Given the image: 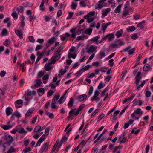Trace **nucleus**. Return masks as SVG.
<instances>
[{
  "mask_svg": "<svg viewBox=\"0 0 153 153\" xmlns=\"http://www.w3.org/2000/svg\"><path fill=\"white\" fill-rule=\"evenodd\" d=\"M60 97L59 95H56L53 98L52 100V103L51 104V107L52 109H55L56 108L55 105L56 101L59 99Z\"/></svg>",
  "mask_w": 153,
  "mask_h": 153,
  "instance_id": "obj_1",
  "label": "nucleus"
},
{
  "mask_svg": "<svg viewBox=\"0 0 153 153\" xmlns=\"http://www.w3.org/2000/svg\"><path fill=\"white\" fill-rule=\"evenodd\" d=\"M55 63V61L54 60H51L50 62L45 65V70L47 71H50L52 69V68L51 67V64H54Z\"/></svg>",
  "mask_w": 153,
  "mask_h": 153,
  "instance_id": "obj_2",
  "label": "nucleus"
},
{
  "mask_svg": "<svg viewBox=\"0 0 153 153\" xmlns=\"http://www.w3.org/2000/svg\"><path fill=\"white\" fill-rule=\"evenodd\" d=\"M13 11L11 15L14 19H16L18 18L19 9L17 7H15L13 9Z\"/></svg>",
  "mask_w": 153,
  "mask_h": 153,
  "instance_id": "obj_3",
  "label": "nucleus"
},
{
  "mask_svg": "<svg viewBox=\"0 0 153 153\" xmlns=\"http://www.w3.org/2000/svg\"><path fill=\"white\" fill-rule=\"evenodd\" d=\"M4 137L7 142L9 144L11 143L13 141V137L9 134L5 135Z\"/></svg>",
  "mask_w": 153,
  "mask_h": 153,
  "instance_id": "obj_4",
  "label": "nucleus"
},
{
  "mask_svg": "<svg viewBox=\"0 0 153 153\" xmlns=\"http://www.w3.org/2000/svg\"><path fill=\"white\" fill-rule=\"evenodd\" d=\"M97 48V46L91 45L88 48L87 52L89 54H91L95 51Z\"/></svg>",
  "mask_w": 153,
  "mask_h": 153,
  "instance_id": "obj_5",
  "label": "nucleus"
},
{
  "mask_svg": "<svg viewBox=\"0 0 153 153\" xmlns=\"http://www.w3.org/2000/svg\"><path fill=\"white\" fill-rule=\"evenodd\" d=\"M125 133H123L119 137V140H120V143H124L127 140V137H125Z\"/></svg>",
  "mask_w": 153,
  "mask_h": 153,
  "instance_id": "obj_6",
  "label": "nucleus"
},
{
  "mask_svg": "<svg viewBox=\"0 0 153 153\" xmlns=\"http://www.w3.org/2000/svg\"><path fill=\"white\" fill-rule=\"evenodd\" d=\"M141 74V72L140 71H139L138 72L136 76L135 77V79H136L135 83L136 85H137L139 84L140 80L141 78V77L140 76Z\"/></svg>",
  "mask_w": 153,
  "mask_h": 153,
  "instance_id": "obj_7",
  "label": "nucleus"
},
{
  "mask_svg": "<svg viewBox=\"0 0 153 153\" xmlns=\"http://www.w3.org/2000/svg\"><path fill=\"white\" fill-rule=\"evenodd\" d=\"M60 54L55 52L53 56L51 58V60H54L55 61V62L56 61L59 60L60 58Z\"/></svg>",
  "mask_w": 153,
  "mask_h": 153,
  "instance_id": "obj_8",
  "label": "nucleus"
},
{
  "mask_svg": "<svg viewBox=\"0 0 153 153\" xmlns=\"http://www.w3.org/2000/svg\"><path fill=\"white\" fill-rule=\"evenodd\" d=\"M48 143L44 144L42 146V147L39 151V153H42L43 152H46L48 149Z\"/></svg>",
  "mask_w": 153,
  "mask_h": 153,
  "instance_id": "obj_9",
  "label": "nucleus"
},
{
  "mask_svg": "<svg viewBox=\"0 0 153 153\" xmlns=\"http://www.w3.org/2000/svg\"><path fill=\"white\" fill-rule=\"evenodd\" d=\"M34 110V108H31L28 110L25 115V118L26 119L27 118L30 116Z\"/></svg>",
  "mask_w": 153,
  "mask_h": 153,
  "instance_id": "obj_10",
  "label": "nucleus"
},
{
  "mask_svg": "<svg viewBox=\"0 0 153 153\" xmlns=\"http://www.w3.org/2000/svg\"><path fill=\"white\" fill-rule=\"evenodd\" d=\"M106 4H101L98 2L96 3L95 5V9H96L100 10L103 7H105Z\"/></svg>",
  "mask_w": 153,
  "mask_h": 153,
  "instance_id": "obj_11",
  "label": "nucleus"
},
{
  "mask_svg": "<svg viewBox=\"0 0 153 153\" xmlns=\"http://www.w3.org/2000/svg\"><path fill=\"white\" fill-rule=\"evenodd\" d=\"M151 70V67L148 64H146L143 66V71L148 72Z\"/></svg>",
  "mask_w": 153,
  "mask_h": 153,
  "instance_id": "obj_12",
  "label": "nucleus"
},
{
  "mask_svg": "<svg viewBox=\"0 0 153 153\" xmlns=\"http://www.w3.org/2000/svg\"><path fill=\"white\" fill-rule=\"evenodd\" d=\"M85 105L84 104H82L78 108L77 111H76L74 114V116H77L79 114V112L84 107Z\"/></svg>",
  "mask_w": 153,
  "mask_h": 153,
  "instance_id": "obj_13",
  "label": "nucleus"
},
{
  "mask_svg": "<svg viewBox=\"0 0 153 153\" xmlns=\"http://www.w3.org/2000/svg\"><path fill=\"white\" fill-rule=\"evenodd\" d=\"M111 10V9L110 8H108L105 9L104 10L102 11V16L103 17L106 16Z\"/></svg>",
  "mask_w": 153,
  "mask_h": 153,
  "instance_id": "obj_14",
  "label": "nucleus"
},
{
  "mask_svg": "<svg viewBox=\"0 0 153 153\" xmlns=\"http://www.w3.org/2000/svg\"><path fill=\"white\" fill-rule=\"evenodd\" d=\"M145 21L144 20L140 22L137 25V27H138L140 29H143L145 25Z\"/></svg>",
  "mask_w": 153,
  "mask_h": 153,
  "instance_id": "obj_15",
  "label": "nucleus"
},
{
  "mask_svg": "<svg viewBox=\"0 0 153 153\" xmlns=\"http://www.w3.org/2000/svg\"><path fill=\"white\" fill-rule=\"evenodd\" d=\"M86 98L87 95L85 94H83L79 96L78 100L79 101L81 102L84 100Z\"/></svg>",
  "mask_w": 153,
  "mask_h": 153,
  "instance_id": "obj_16",
  "label": "nucleus"
},
{
  "mask_svg": "<svg viewBox=\"0 0 153 153\" xmlns=\"http://www.w3.org/2000/svg\"><path fill=\"white\" fill-rule=\"evenodd\" d=\"M35 82H36V83L34 85V86L36 88L39 87L40 84L42 83V82L40 79H36L35 80Z\"/></svg>",
  "mask_w": 153,
  "mask_h": 153,
  "instance_id": "obj_17",
  "label": "nucleus"
},
{
  "mask_svg": "<svg viewBox=\"0 0 153 153\" xmlns=\"http://www.w3.org/2000/svg\"><path fill=\"white\" fill-rule=\"evenodd\" d=\"M15 32L17 35L21 39L22 38V33L19 30H15Z\"/></svg>",
  "mask_w": 153,
  "mask_h": 153,
  "instance_id": "obj_18",
  "label": "nucleus"
},
{
  "mask_svg": "<svg viewBox=\"0 0 153 153\" xmlns=\"http://www.w3.org/2000/svg\"><path fill=\"white\" fill-rule=\"evenodd\" d=\"M107 36H108L107 38L108 41H109L113 40L114 37V34L113 33L108 34Z\"/></svg>",
  "mask_w": 153,
  "mask_h": 153,
  "instance_id": "obj_19",
  "label": "nucleus"
},
{
  "mask_svg": "<svg viewBox=\"0 0 153 153\" xmlns=\"http://www.w3.org/2000/svg\"><path fill=\"white\" fill-rule=\"evenodd\" d=\"M100 92L98 91L97 90H96L94 92V96L91 99V101H92L95 99H96V98L97 97L99 94Z\"/></svg>",
  "mask_w": 153,
  "mask_h": 153,
  "instance_id": "obj_20",
  "label": "nucleus"
},
{
  "mask_svg": "<svg viewBox=\"0 0 153 153\" xmlns=\"http://www.w3.org/2000/svg\"><path fill=\"white\" fill-rule=\"evenodd\" d=\"M76 29L75 28H72L70 30V31L72 33L71 34V36L73 38H75L76 37Z\"/></svg>",
  "mask_w": 153,
  "mask_h": 153,
  "instance_id": "obj_21",
  "label": "nucleus"
},
{
  "mask_svg": "<svg viewBox=\"0 0 153 153\" xmlns=\"http://www.w3.org/2000/svg\"><path fill=\"white\" fill-rule=\"evenodd\" d=\"M41 126L39 125H37L35 127L33 132L34 133H36L37 132L41 131Z\"/></svg>",
  "mask_w": 153,
  "mask_h": 153,
  "instance_id": "obj_22",
  "label": "nucleus"
},
{
  "mask_svg": "<svg viewBox=\"0 0 153 153\" xmlns=\"http://www.w3.org/2000/svg\"><path fill=\"white\" fill-rule=\"evenodd\" d=\"M127 9H125L124 8L123 10V14H122V15L123 16H122V18L123 17H124L126 16L127 15H129V12L127 10Z\"/></svg>",
  "mask_w": 153,
  "mask_h": 153,
  "instance_id": "obj_23",
  "label": "nucleus"
},
{
  "mask_svg": "<svg viewBox=\"0 0 153 153\" xmlns=\"http://www.w3.org/2000/svg\"><path fill=\"white\" fill-rule=\"evenodd\" d=\"M12 108L10 107H8L6 109V112L7 115L8 116L12 114V113L11 111Z\"/></svg>",
  "mask_w": 153,
  "mask_h": 153,
  "instance_id": "obj_24",
  "label": "nucleus"
},
{
  "mask_svg": "<svg viewBox=\"0 0 153 153\" xmlns=\"http://www.w3.org/2000/svg\"><path fill=\"white\" fill-rule=\"evenodd\" d=\"M122 7V4H120L115 9L114 12L115 13H117L120 11Z\"/></svg>",
  "mask_w": 153,
  "mask_h": 153,
  "instance_id": "obj_25",
  "label": "nucleus"
},
{
  "mask_svg": "<svg viewBox=\"0 0 153 153\" xmlns=\"http://www.w3.org/2000/svg\"><path fill=\"white\" fill-rule=\"evenodd\" d=\"M56 39L55 37H53L51 39L48 40V43L50 44H53L55 41Z\"/></svg>",
  "mask_w": 153,
  "mask_h": 153,
  "instance_id": "obj_26",
  "label": "nucleus"
},
{
  "mask_svg": "<svg viewBox=\"0 0 153 153\" xmlns=\"http://www.w3.org/2000/svg\"><path fill=\"white\" fill-rule=\"evenodd\" d=\"M74 103V99L72 98L70 99V100L68 103V106L69 107L72 106Z\"/></svg>",
  "mask_w": 153,
  "mask_h": 153,
  "instance_id": "obj_27",
  "label": "nucleus"
},
{
  "mask_svg": "<svg viewBox=\"0 0 153 153\" xmlns=\"http://www.w3.org/2000/svg\"><path fill=\"white\" fill-rule=\"evenodd\" d=\"M92 31V29L90 28L84 31V33L86 34L90 35L91 34Z\"/></svg>",
  "mask_w": 153,
  "mask_h": 153,
  "instance_id": "obj_28",
  "label": "nucleus"
},
{
  "mask_svg": "<svg viewBox=\"0 0 153 153\" xmlns=\"http://www.w3.org/2000/svg\"><path fill=\"white\" fill-rule=\"evenodd\" d=\"M12 127V126L10 125H4L2 127V128L5 130H7L11 128Z\"/></svg>",
  "mask_w": 153,
  "mask_h": 153,
  "instance_id": "obj_29",
  "label": "nucleus"
},
{
  "mask_svg": "<svg viewBox=\"0 0 153 153\" xmlns=\"http://www.w3.org/2000/svg\"><path fill=\"white\" fill-rule=\"evenodd\" d=\"M65 94H64L63 96L61 97L58 100L57 102L59 104H61L64 102L63 100L65 98Z\"/></svg>",
  "mask_w": 153,
  "mask_h": 153,
  "instance_id": "obj_30",
  "label": "nucleus"
},
{
  "mask_svg": "<svg viewBox=\"0 0 153 153\" xmlns=\"http://www.w3.org/2000/svg\"><path fill=\"white\" fill-rule=\"evenodd\" d=\"M136 114H138L141 115L143 114V112L141 111V109L140 108L137 109L134 112Z\"/></svg>",
  "mask_w": 153,
  "mask_h": 153,
  "instance_id": "obj_31",
  "label": "nucleus"
},
{
  "mask_svg": "<svg viewBox=\"0 0 153 153\" xmlns=\"http://www.w3.org/2000/svg\"><path fill=\"white\" fill-rule=\"evenodd\" d=\"M7 33V30L6 29H3L2 32L1 33V36H3L4 35H6Z\"/></svg>",
  "mask_w": 153,
  "mask_h": 153,
  "instance_id": "obj_32",
  "label": "nucleus"
},
{
  "mask_svg": "<svg viewBox=\"0 0 153 153\" xmlns=\"http://www.w3.org/2000/svg\"><path fill=\"white\" fill-rule=\"evenodd\" d=\"M16 149L13 146H11L7 152V153H11L15 152Z\"/></svg>",
  "mask_w": 153,
  "mask_h": 153,
  "instance_id": "obj_33",
  "label": "nucleus"
},
{
  "mask_svg": "<svg viewBox=\"0 0 153 153\" xmlns=\"http://www.w3.org/2000/svg\"><path fill=\"white\" fill-rule=\"evenodd\" d=\"M87 142V141H85V140H82L80 143L79 145L82 146V148L85 145Z\"/></svg>",
  "mask_w": 153,
  "mask_h": 153,
  "instance_id": "obj_34",
  "label": "nucleus"
},
{
  "mask_svg": "<svg viewBox=\"0 0 153 153\" xmlns=\"http://www.w3.org/2000/svg\"><path fill=\"white\" fill-rule=\"evenodd\" d=\"M135 27L133 26H130L129 28H127L126 30L128 32L131 31L132 32L135 30Z\"/></svg>",
  "mask_w": 153,
  "mask_h": 153,
  "instance_id": "obj_35",
  "label": "nucleus"
},
{
  "mask_svg": "<svg viewBox=\"0 0 153 153\" xmlns=\"http://www.w3.org/2000/svg\"><path fill=\"white\" fill-rule=\"evenodd\" d=\"M135 96V94H134L132 93L131 96L128 98H127V99L128 100V101H131V100L133 99L134 98Z\"/></svg>",
  "mask_w": 153,
  "mask_h": 153,
  "instance_id": "obj_36",
  "label": "nucleus"
},
{
  "mask_svg": "<svg viewBox=\"0 0 153 153\" xmlns=\"http://www.w3.org/2000/svg\"><path fill=\"white\" fill-rule=\"evenodd\" d=\"M99 55L100 57L101 58H102L103 57L105 56V53L104 51H101L99 53Z\"/></svg>",
  "mask_w": 153,
  "mask_h": 153,
  "instance_id": "obj_37",
  "label": "nucleus"
},
{
  "mask_svg": "<svg viewBox=\"0 0 153 153\" xmlns=\"http://www.w3.org/2000/svg\"><path fill=\"white\" fill-rule=\"evenodd\" d=\"M123 34V32H121V31H117L116 33V35L117 38H119L122 36Z\"/></svg>",
  "mask_w": 153,
  "mask_h": 153,
  "instance_id": "obj_38",
  "label": "nucleus"
},
{
  "mask_svg": "<svg viewBox=\"0 0 153 153\" xmlns=\"http://www.w3.org/2000/svg\"><path fill=\"white\" fill-rule=\"evenodd\" d=\"M91 65H88L85 67L84 68L82 69V71L83 70L84 71H85L89 69L91 67Z\"/></svg>",
  "mask_w": 153,
  "mask_h": 153,
  "instance_id": "obj_39",
  "label": "nucleus"
},
{
  "mask_svg": "<svg viewBox=\"0 0 153 153\" xmlns=\"http://www.w3.org/2000/svg\"><path fill=\"white\" fill-rule=\"evenodd\" d=\"M108 88H106L104 90L102 91V92L100 95L101 97H103L106 93V92L108 90Z\"/></svg>",
  "mask_w": 153,
  "mask_h": 153,
  "instance_id": "obj_40",
  "label": "nucleus"
},
{
  "mask_svg": "<svg viewBox=\"0 0 153 153\" xmlns=\"http://www.w3.org/2000/svg\"><path fill=\"white\" fill-rule=\"evenodd\" d=\"M76 109H71L69 113V116L71 117L73 114H75V113Z\"/></svg>",
  "mask_w": 153,
  "mask_h": 153,
  "instance_id": "obj_41",
  "label": "nucleus"
},
{
  "mask_svg": "<svg viewBox=\"0 0 153 153\" xmlns=\"http://www.w3.org/2000/svg\"><path fill=\"white\" fill-rule=\"evenodd\" d=\"M102 30L103 32H104L106 30L107 27V26L105 25V23H103L102 25Z\"/></svg>",
  "mask_w": 153,
  "mask_h": 153,
  "instance_id": "obj_42",
  "label": "nucleus"
},
{
  "mask_svg": "<svg viewBox=\"0 0 153 153\" xmlns=\"http://www.w3.org/2000/svg\"><path fill=\"white\" fill-rule=\"evenodd\" d=\"M18 132L19 134H26L27 133V131H25V130L23 128H21L19 131H18Z\"/></svg>",
  "mask_w": 153,
  "mask_h": 153,
  "instance_id": "obj_43",
  "label": "nucleus"
},
{
  "mask_svg": "<svg viewBox=\"0 0 153 153\" xmlns=\"http://www.w3.org/2000/svg\"><path fill=\"white\" fill-rule=\"evenodd\" d=\"M83 71L82 69H81L77 73H76L75 74L76 75V77H78L82 73Z\"/></svg>",
  "mask_w": 153,
  "mask_h": 153,
  "instance_id": "obj_44",
  "label": "nucleus"
},
{
  "mask_svg": "<svg viewBox=\"0 0 153 153\" xmlns=\"http://www.w3.org/2000/svg\"><path fill=\"white\" fill-rule=\"evenodd\" d=\"M73 14V13L72 12H68V16L66 18L67 19H69L71 18Z\"/></svg>",
  "mask_w": 153,
  "mask_h": 153,
  "instance_id": "obj_45",
  "label": "nucleus"
},
{
  "mask_svg": "<svg viewBox=\"0 0 153 153\" xmlns=\"http://www.w3.org/2000/svg\"><path fill=\"white\" fill-rule=\"evenodd\" d=\"M104 115H105L104 114H103V113H102L101 114H100L98 117L97 121H99L102 118H103V117L104 116Z\"/></svg>",
  "mask_w": 153,
  "mask_h": 153,
  "instance_id": "obj_46",
  "label": "nucleus"
},
{
  "mask_svg": "<svg viewBox=\"0 0 153 153\" xmlns=\"http://www.w3.org/2000/svg\"><path fill=\"white\" fill-rule=\"evenodd\" d=\"M77 4L73 2L71 5V8L73 10H74L76 9L77 7Z\"/></svg>",
  "mask_w": 153,
  "mask_h": 153,
  "instance_id": "obj_47",
  "label": "nucleus"
},
{
  "mask_svg": "<svg viewBox=\"0 0 153 153\" xmlns=\"http://www.w3.org/2000/svg\"><path fill=\"white\" fill-rule=\"evenodd\" d=\"M93 90V88L92 86H91L89 88V91L88 93V95L90 96H91L92 92Z\"/></svg>",
  "mask_w": 153,
  "mask_h": 153,
  "instance_id": "obj_48",
  "label": "nucleus"
},
{
  "mask_svg": "<svg viewBox=\"0 0 153 153\" xmlns=\"http://www.w3.org/2000/svg\"><path fill=\"white\" fill-rule=\"evenodd\" d=\"M105 85L103 84V83L101 82L100 83L98 86V88L99 89H100L103 88Z\"/></svg>",
  "mask_w": 153,
  "mask_h": 153,
  "instance_id": "obj_49",
  "label": "nucleus"
},
{
  "mask_svg": "<svg viewBox=\"0 0 153 153\" xmlns=\"http://www.w3.org/2000/svg\"><path fill=\"white\" fill-rule=\"evenodd\" d=\"M10 42V39H6L4 42L3 44L6 46H7L9 44Z\"/></svg>",
  "mask_w": 153,
  "mask_h": 153,
  "instance_id": "obj_50",
  "label": "nucleus"
},
{
  "mask_svg": "<svg viewBox=\"0 0 153 153\" xmlns=\"http://www.w3.org/2000/svg\"><path fill=\"white\" fill-rule=\"evenodd\" d=\"M108 3L111 4V7H114L115 6V3L114 1L113 0H110L108 1Z\"/></svg>",
  "mask_w": 153,
  "mask_h": 153,
  "instance_id": "obj_51",
  "label": "nucleus"
},
{
  "mask_svg": "<svg viewBox=\"0 0 153 153\" xmlns=\"http://www.w3.org/2000/svg\"><path fill=\"white\" fill-rule=\"evenodd\" d=\"M140 129H137L136 131H134L133 129L131 131V133H133L134 134H137L140 132Z\"/></svg>",
  "mask_w": 153,
  "mask_h": 153,
  "instance_id": "obj_52",
  "label": "nucleus"
},
{
  "mask_svg": "<svg viewBox=\"0 0 153 153\" xmlns=\"http://www.w3.org/2000/svg\"><path fill=\"white\" fill-rule=\"evenodd\" d=\"M95 19V17H94L89 18L87 20V22L88 23H90L94 21Z\"/></svg>",
  "mask_w": 153,
  "mask_h": 153,
  "instance_id": "obj_53",
  "label": "nucleus"
},
{
  "mask_svg": "<svg viewBox=\"0 0 153 153\" xmlns=\"http://www.w3.org/2000/svg\"><path fill=\"white\" fill-rule=\"evenodd\" d=\"M114 61L113 59H112L109 61L108 65H109L110 67H112L113 66L114 64V63L113 62Z\"/></svg>",
  "mask_w": 153,
  "mask_h": 153,
  "instance_id": "obj_54",
  "label": "nucleus"
},
{
  "mask_svg": "<svg viewBox=\"0 0 153 153\" xmlns=\"http://www.w3.org/2000/svg\"><path fill=\"white\" fill-rule=\"evenodd\" d=\"M127 72V70H125L124 71H123L122 73V76L121 78V79L122 80H123L124 79V78L125 77V76Z\"/></svg>",
  "mask_w": 153,
  "mask_h": 153,
  "instance_id": "obj_55",
  "label": "nucleus"
},
{
  "mask_svg": "<svg viewBox=\"0 0 153 153\" xmlns=\"http://www.w3.org/2000/svg\"><path fill=\"white\" fill-rule=\"evenodd\" d=\"M88 15L90 17H92L94 16L95 15V12L94 11H91L89 12L88 14Z\"/></svg>",
  "mask_w": 153,
  "mask_h": 153,
  "instance_id": "obj_56",
  "label": "nucleus"
},
{
  "mask_svg": "<svg viewBox=\"0 0 153 153\" xmlns=\"http://www.w3.org/2000/svg\"><path fill=\"white\" fill-rule=\"evenodd\" d=\"M28 38L30 41L31 42L33 43L35 42V39L33 36H29Z\"/></svg>",
  "mask_w": 153,
  "mask_h": 153,
  "instance_id": "obj_57",
  "label": "nucleus"
},
{
  "mask_svg": "<svg viewBox=\"0 0 153 153\" xmlns=\"http://www.w3.org/2000/svg\"><path fill=\"white\" fill-rule=\"evenodd\" d=\"M99 37H100L99 36H95V37H93L91 39V40L92 41H93V42L96 41L99 39Z\"/></svg>",
  "mask_w": 153,
  "mask_h": 153,
  "instance_id": "obj_58",
  "label": "nucleus"
},
{
  "mask_svg": "<svg viewBox=\"0 0 153 153\" xmlns=\"http://www.w3.org/2000/svg\"><path fill=\"white\" fill-rule=\"evenodd\" d=\"M85 37V36H78L76 39V40H79L81 39L83 40L84 38Z\"/></svg>",
  "mask_w": 153,
  "mask_h": 153,
  "instance_id": "obj_59",
  "label": "nucleus"
},
{
  "mask_svg": "<svg viewBox=\"0 0 153 153\" xmlns=\"http://www.w3.org/2000/svg\"><path fill=\"white\" fill-rule=\"evenodd\" d=\"M6 73V72L4 70L0 72V75L1 77H3L4 76Z\"/></svg>",
  "mask_w": 153,
  "mask_h": 153,
  "instance_id": "obj_60",
  "label": "nucleus"
},
{
  "mask_svg": "<svg viewBox=\"0 0 153 153\" xmlns=\"http://www.w3.org/2000/svg\"><path fill=\"white\" fill-rule=\"evenodd\" d=\"M130 5V3L129 1H126V3L125 4L124 8L125 9H127L128 7Z\"/></svg>",
  "mask_w": 153,
  "mask_h": 153,
  "instance_id": "obj_61",
  "label": "nucleus"
},
{
  "mask_svg": "<svg viewBox=\"0 0 153 153\" xmlns=\"http://www.w3.org/2000/svg\"><path fill=\"white\" fill-rule=\"evenodd\" d=\"M68 139V138L67 137L64 136L63 137L62 139L61 140L60 142H62V143L66 142Z\"/></svg>",
  "mask_w": 153,
  "mask_h": 153,
  "instance_id": "obj_62",
  "label": "nucleus"
},
{
  "mask_svg": "<svg viewBox=\"0 0 153 153\" xmlns=\"http://www.w3.org/2000/svg\"><path fill=\"white\" fill-rule=\"evenodd\" d=\"M64 47L63 46H61L60 47H59V48H58L57 51L55 52L59 53L61 52L62 50V49Z\"/></svg>",
  "mask_w": 153,
  "mask_h": 153,
  "instance_id": "obj_63",
  "label": "nucleus"
},
{
  "mask_svg": "<svg viewBox=\"0 0 153 153\" xmlns=\"http://www.w3.org/2000/svg\"><path fill=\"white\" fill-rule=\"evenodd\" d=\"M111 78V76L109 75L107 76L106 78L105 79V82H108Z\"/></svg>",
  "mask_w": 153,
  "mask_h": 153,
  "instance_id": "obj_64",
  "label": "nucleus"
}]
</instances>
